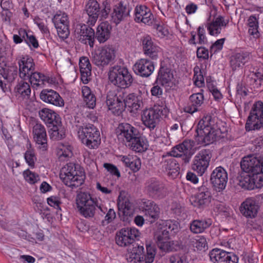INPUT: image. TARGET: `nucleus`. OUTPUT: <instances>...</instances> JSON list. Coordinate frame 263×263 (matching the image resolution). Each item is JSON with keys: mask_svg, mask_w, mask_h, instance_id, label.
I'll use <instances>...</instances> for the list:
<instances>
[{"mask_svg": "<svg viewBox=\"0 0 263 263\" xmlns=\"http://www.w3.org/2000/svg\"><path fill=\"white\" fill-rule=\"evenodd\" d=\"M204 97L202 93L198 92L192 95L189 98V102L184 108L185 112L193 114L199 110L203 103Z\"/></svg>", "mask_w": 263, "mask_h": 263, "instance_id": "obj_33", "label": "nucleus"}, {"mask_svg": "<svg viewBox=\"0 0 263 263\" xmlns=\"http://www.w3.org/2000/svg\"><path fill=\"white\" fill-rule=\"evenodd\" d=\"M100 5L96 0H89L85 7L86 12L88 15V23L94 25L100 13Z\"/></svg>", "mask_w": 263, "mask_h": 263, "instance_id": "obj_34", "label": "nucleus"}, {"mask_svg": "<svg viewBox=\"0 0 263 263\" xmlns=\"http://www.w3.org/2000/svg\"><path fill=\"white\" fill-rule=\"evenodd\" d=\"M157 81L165 87H173L175 85V80L173 71L166 66L161 65L157 77Z\"/></svg>", "mask_w": 263, "mask_h": 263, "instance_id": "obj_30", "label": "nucleus"}, {"mask_svg": "<svg viewBox=\"0 0 263 263\" xmlns=\"http://www.w3.org/2000/svg\"><path fill=\"white\" fill-rule=\"evenodd\" d=\"M140 232L133 227H127L121 229L117 232L116 241L117 244L121 247H126L133 243L135 239L139 237Z\"/></svg>", "mask_w": 263, "mask_h": 263, "instance_id": "obj_11", "label": "nucleus"}, {"mask_svg": "<svg viewBox=\"0 0 263 263\" xmlns=\"http://www.w3.org/2000/svg\"><path fill=\"white\" fill-rule=\"evenodd\" d=\"M242 170L246 173L263 178V159L253 155L243 158L240 163Z\"/></svg>", "mask_w": 263, "mask_h": 263, "instance_id": "obj_9", "label": "nucleus"}, {"mask_svg": "<svg viewBox=\"0 0 263 263\" xmlns=\"http://www.w3.org/2000/svg\"><path fill=\"white\" fill-rule=\"evenodd\" d=\"M225 39H221L217 40L211 46V51L215 53L222 49Z\"/></svg>", "mask_w": 263, "mask_h": 263, "instance_id": "obj_63", "label": "nucleus"}, {"mask_svg": "<svg viewBox=\"0 0 263 263\" xmlns=\"http://www.w3.org/2000/svg\"><path fill=\"white\" fill-rule=\"evenodd\" d=\"M60 177L66 185L72 189L81 186L85 178L84 172L73 163H67L62 168Z\"/></svg>", "mask_w": 263, "mask_h": 263, "instance_id": "obj_2", "label": "nucleus"}, {"mask_svg": "<svg viewBox=\"0 0 263 263\" xmlns=\"http://www.w3.org/2000/svg\"><path fill=\"white\" fill-rule=\"evenodd\" d=\"M79 67L81 80L84 84L88 83L91 79V66L87 57H82L80 58Z\"/></svg>", "mask_w": 263, "mask_h": 263, "instance_id": "obj_37", "label": "nucleus"}, {"mask_svg": "<svg viewBox=\"0 0 263 263\" xmlns=\"http://www.w3.org/2000/svg\"><path fill=\"white\" fill-rule=\"evenodd\" d=\"M110 26L107 22L101 23L97 28L96 37L100 43L106 42L109 37Z\"/></svg>", "mask_w": 263, "mask_h": 263, "instance_id": "obj_44", "label": "nucleus"}, {"mask_svg": "<svg viewBox=\"0 0 263 263\" xmlns=\"http://www.w3.org/2000/svg\"><path fill=\"white\" fill-rule=\"evenodd\" d=\"M51 126L52 127L49 130L51 139L54 140H60L65 137V130L61 123H58Z\"/></svg>", "mask_w": 263, "mask_h": 263, "instance_id": "obj_48", "label": "nucleus"}, {"mask_svg": "<svg viewBox=\"0 0 263 263\" xmlns=\"http://www.w3.org/2000/svg\"><path fill=\"white\" fill-rule=\"evenodd\" d=\"M248 52H239L233 54L230 58V65L233 70H236L242 67L248 60Z\"/></svg>", "mask_w": 263, "mask_h": 263, "instance_id": "obj_40", "label": "nucleus"}, {"mask_svg": "<svg viewBox=\"0 0 263 263\" xmlns=\"http://www.w3.org/2000/svg\"><path fill=\"white\" fill-rule=\"evenodd\" d=\"M27 79L29 80V82L33 87H43L46 83H50V78L48 76L35 71L32 73Z\"/></svg>", "mask_w": 263, "mask_h": 263, "instance_id": "obj_43", "label": "nucleus"}, {"mask_svg": "<svg viewBox=\"0 0 263 263\" xmlns=\"http://www.w3.org/2000/svg\"><path fill=\"white\" fill-rule=\"evenodd\" d=\"M259 205L253 197L247 198L241 204L239 210L241 213L245 217L254 218L257 215Z\"/></svg>", "mask_w": 263, "mask_h": 263, "instance_id": "obj_26", "label": "nucleus"}, {"mask_svg": "<svg viewBox=\"0 0 263 263\" xmlns=\"http://www.w3.org/2000/svg\"><path fill=\"white\" fill-rule=\"evenodd\" d=\"M92 63L99 68L108 65L115 58V50L114 47L104 46L92 53Z\"/></svg>", "mask_w": 263, "mask_h": 263, "instance_id": "obj_10", "label": "nucleus"}, {"mask_svg": "<svg viewBox=\"0 0 263 263\" xmlns=\"http://www.w3.org/2000/svg\"><path fill=\"white\" fill-rule=\"evenodd\" d=\"M108 78L111 83L121 88L129 87L134 80L128 69L120 65L110 67Z\"/></svg>", "mask_w": 263, "mask_h": 263, "instance_id": "obj_4", "label": "nucleus"}, {"mask_svg": "<svg viewBox=\"0 0 263 263\" xmlns=\"http://www.w3.org/2000/svg\"><path fill=\"white\" fill-rule=\"evenodd\" d=\"M229 22L222 16L219 15L206 24L207 29L210 35L217 36L221 33L222 27H226Z\"/></svg>", "mask_w": 263, "mask_h": 263, "instance_id": "obj_32", "label": "nucleus"}, {"mask_svg": "<svg viewBox=\"0 0 263 263\" xmlns=\"http://www.w3.org/2000/svg\"><path fill=\"white\" fill-rule=\"evenodd\" d=\"M106 104L109 110L115 114H120L125 109V104L123 93L115 95L114 92L109 91L106 97Z\"/></svg>", "mask_w": 263, "mask_h": 263, "instance_id": "obj_15", "label": "nucleus"}, {"mask_svg": "<svg viewBox=\"0 0 263 263\" xmlns=\"http://www.w3.org/2000/svg\"><path fill=\"white\" fill-rule=\"evenodd\" d=\"M118 206L119 210L124 215H130L132 213V204L128 199L122 197L120 194L118 197Z\"/></svg>", "mask_w": 263, "mask_h": 263, "instance_id": "obj_49", "label": "nucleus"}, {"mask_svg": "<svg viewBox=\"0 0 263 263\" xmlns=\"http://www.w3.org/2000/svg\"><path fill=\"white\" fill-rule=\"evenodd\" d=\"M25 159L27 163L31 167L34 166L35 162L36 161V157L35 155L34 151L31 148V145L29 144V148L25 153Z\"/></svg>", "mask_w": 263, "mask_h": 263, "instance_id": "obj_53", "label": "nucleus"}, {"mask_svg": "<svg viewBox=\"0 0 263 263\" xmlns=\"http://www.w3.org/2000/svg\"><path fill=\"white\" fill-rule=\"evenodd\" d=\"M104 167L112 175H115L118 177L120 176V173L115 165L106 163L104 164Z\"/></svg>", "mask_w": 263, "mask_h": 263, "instance_id": "obj_60", "label": "nucleus"}, {"mask_svg": "<svg viewBox=\"0 0 263 263\" xmlns=\"http://www.w3.org/2000/svg\"><path fill=\"white\" fill-rule=\"evenodd\" d=\"M52 22L59 36L63 40L67 38L69 34V22L67 14L64 12L59 11L54 15Z\"/></svg>", "mask_w": 263, "mask_h": 263, "instance_id": "obj_13", "label": "nucleus"}, {"mask_svg": "<svg viewBox=\"0 0 263 263\" xmlns=\"http://www.w3.org/2000/svg\"><path fill=\"white\" fill-rule=\"evenodd\" d=\"M20 77L26 80L35 71L33 60L28 55L23 56L18 60Z\"/></svg>", "mask_w": 263, "mask_h": 263, "instance_id": "obj_24", "label": "nucleus"}, {"mask_svg": "<svg viewBox=\"0 0 263 263\" xmlns=\"http://www.w3.org/2000/svg\"><path fill=\"white\" fill-rule=\"evenodd\" d=\"M141 166V161L140 159L135 157L131 160V162H130V164L128 166L134 172L138 171Z\"/></svg>", "mask_w": 263, "mask_h": 263, "instance_id": "obj_62", "label": "nucleus"}, {"mask_svg": "<svg viewBox=\"0 0 263 263\" xmlns=\"http://www.w3.org/2000/svg\"><path fill=\"white\" fill-rule=\"evenodd\" d=\"M194 143L191 140H184L182 143L176 145L168 153L173 157L181 158V165L188 164L194 154Z\"/></svg>", "mask_w": 263, "mask_h": 263, "instance_id": "obj_8", "label": "nucleus"}, {"mask_svg": "<svg viewBox=\"0 0 263 263\" xmlns=\"http://www.w3.org/2000/svg\"><path fill=\"white\" fill-rule=\"evenodd\" d=\"M24 176L26 181L30 184H34L39 180V175L29 171L25 172Z\"/></svg>", "mask_w": 263, "mask_h": 263, "instance_id": "obj_55", "label": "nucleus"}, {"mask_svg": "<svg viewBox=\"0 0 263 263\" xmlns=\"http://www.w3.org/2000/svg\"><path fill=\"white\" fill-rule=\"evenodd\" d=\"M76 203L81 215L86 218L93 217L97 209L103 214L107 211L106 208L98 205L97 201L87 193H79L77 197Z\"/></svg>", "mask_w": 263, "mask_h": 263, "instance_id": "obj_3", "label": "nucleus"}, {"mask_svg": "<svg viewBox=\"0 0 263 263\" xmlns=\"http://www.w3.org/2000/svg\"><path fill=\"white\" fill-rule=\"evenodd\" d=\"M245 128L247 131L258 130L263 128V102L259 101L253 106Z\"/></svg>", "mask_w": 263, "mask_h": 263, "instance_id": "obj_7", "label": "nucleus"}, {"mask_svg": "<svg viewBox=\"0 0 263 263\" xmlns=\"http://www.w3.org/2000/svg\"><path fill=\"white\" fill-rule=\"evenodd\" d=\"M144 53L152 59H157L161 48L155 44L149 35H144L141 39Z\"/></svg>", "mask_w": 263, "mask_h": 263, "instance_id": "obj_23", "label": "nucleus"}, {"mask_svg": "<svg viewBox=\"0 0 263 263\" xmlns=\"http://www.w3.org/2000/svg\"><path fill=\"white\" fill-rule=\"evenodd\" d=\"M95 33L94 30L85 25L82 26L80 31L79 41L85 44H88L90 47H93L94 44Z\"/></svg>", "mask_w": 263, "mask_h": 263, "instance_id": "obj_39", "label": "nucleus"}, {"mask_svg": "<svg viewBox=\"0 0 263 263\" xmlns=\"http://www.w3.org/2000/svg\"><path fill=\"white\" fill-rule=\"evenodd\" d=\"M173 235L176 234L180 230V224L178 221L175 220H167L162 223Z\"/></svg>", "mask_w": 263, "mask_h": 263, "instance_id": "obj_51", "label": "nucleus"}, {"mask_svg": "<svg viewBox=\"0 0 263 263\" xmlns=\"http://www.w3.org/2000/svg\"><path fill=\"white\" fill-rule=\"evenodd\" d=\"M47 203L51 206L57 209H60V205L61 202L59 197L57 196H51L47 198Z\"/></svg>", "mask_w": 263, "mask_h": 263, "instance_id": "obj_57", "label": "nucleus"}, {"mask_svg": "<svg viewBox=\"0 0 263 263\" xmlns=\"http://www.w3.org/2000/svg\"><path fill=\"white\" fill-rule=\"evenodd\" d=\"M168 109L165 106H154L153 108L146 109L141 115L143 124L150 130H153L160 121L162 116L166 115Z\"/></svg>", "mask_w": 263, "mask_h": 263, "instance_id": "obj_6", "label": "nucleus"}, {"mask_svg": "<svg viewBox=\"0 0 263 263\" xmlns=\"http://www.w3.org/2000/svg\"><path fill=\"white\" fill-rule=\"evenodd\" d=\"M40 98L43 101L56 106L62 107L64 105L62 98L52 89H43L40 93Z\"/></svg>", "mask_w": 263, "mask_h": 263, "instance_id": "obj_27", "label": "nucleus"}, {"mask_svg": "<svg viewBox=\"0 0 263 263\" xmlns=\"http://www.w3.org/2000/svg\"><path fill=\"white\" fill-rule=\"evenodd\" d=\"M132 9L129 5H124L122 2H120L114 7L111 14L112 21L116 24H119L129 16Z\"/></svg>", "mask_w": 263, "mask_h": 263, "instance_id": "obj_25", "label": "nucleus"}, {"mask_svg": "<svg viewBox=\"0 0 263 263\" xmlns=\"http://www.w3.org/2000/svg\"><path fill=\"white\" fill-rule=\"evenodd\" d=\"M31 87L29 84L24 81H21L15 87L16 96L19 98L28 99L31 94Z\"/></svg>", "mask_w": 263, "mask_h": 263, "instance_id": "obj_42", "label": "nucleus"}, {"mask_svg": "<svg viewBox=\"0 0 263 263\" xmlns=\"http://www.w3.org/2000/svg\"><path fill=\"white\" fill-rule=\"evenodd\" d=\"M57 156L60 161H67L72 156V147L68 144H60L57 148Z\"/></svg>", "mask_w": 263, "mask_h": 263, "instance_id": "obj_47", "label": "nucleus"}, {"mask_svg": "<svg viewBox=\"0 0 263 263\" xmlns=\"http://www.w3.org/2000/svg\"><path fill=\"white\" fill-rule=\"evenodd\" d=\"M41 119L48 125L51 127L52 125L61 123L59 116L53 110L48 108H43L39 112Z\"/></svg>", "mask_w": 263, "mask_h": 263, "instance_id": "obj_35", "label": "nucleus"}, {"mask_svg": "<svg viewBox=\"0 0 263 263\" xmlns=\"http://www.w3.org/2000/svg\"><path fill=\"white\" fill-rule=\"evenodd\" d=\"M212 154L209 149H202L194 157L192 164V169L198 175L202 176L206 171Z\"/></svg>", "mask_w": 263, "mask_h": 263, "instance_id": "obj_12", "label": "nucleus"}, {"mask_svg": "<svg viewBox=\"0 0 263 263\" xmlns=\"http://www.w3.org/2000/svg\"><path fill=\"white\" fill-rule=\"evenodd\" d=\"M146 254L143 255L144 248L143 246H138L139 253L141 254V257H139L140 260L144 263H152L155 257V250L150 244L146 245Z\"/></svg>", "mask_w": 263, "mask_h": 263, "instance_id": "obj_45", "label": "nucleus"}, {"mask_svg": "<svg viewBox=\"0 0 263 263\" xmlns=\"http://www.w3.org/2000/svg\"><path fill=\"white\" fill-rule=\"evenodd\" d=\"M212 223L210 218H201L192 220L190 223V230L194 234L203 233Z\"/></svg>", "mask_w": 263, "mask_h": 263, "instance_id": "obj_38", "label": "nucleus"}, {"mask_svg": "<svg viewBox=\"0 0 263 263\" xmlns=\"http://www.w3.org/2000/svg\"><path fill=\"white\" fill-rule=\"evenodd\" d=\"M210 259L214 263H237L238 258L235 254L219 249H213L210 253Z\"/></svg>", "mask_w": 263, "mask_h": 263, "instance_id": "obj_17", "label": "nucleus"}, {"mask_svg": "<svg viewBox=\"0 0 263 263\" xmlns=\"http://www.w3.org/2000/svg\"><path fill=\"white\" fill-rule=\"evenodd\" d=\"M33 139L38 145V148L45 152L47 149V138L45 128L41 124L36 123L33 127Z\"/></svg>", "mask_w": 263, "mask_h": 263, "instance_id": "obj_22", "label": "nucleus"}, {"mask_svg": "<svg viewBox=\"0 0 263 263\" xmlns=\"http://www.w3.org/2000/svg\"><path fill=\"white\" fill-rule=\"evenodd\" d=\"M248 78L254 79V82H258V84L261 85L263 83V69H258L255 72H252Z\"/></svg>", "mask_w": 263, "mask_h": 263, "instance_id": "obj_54", "label": "nucleus"}, {"mask_svg": "<svg viewBox=\"0 0 263 263\" xmlns=\"http://www.w3.org/2000/svg\"><path fill=\"white\" fill-rule=\"evenodd\" d=\"M171 263H186L185 257L184 256L175 254L170 258Z\"/></svg>", "mask_w": 263, "mask_h": 263, "instance_id": "obj_64", "label": "nucleus"}, {"mask_svg": "<svg viewBox=\"0 0 263 263\" xmlns=\"http://www.w3.org/2000/svg\"><path fill=\"white\" fill-rule=\"evenodd\" d=\"M210 180L215 190L221 192L226 188L227 183V173L223 167H217L212 173Z\"/></svg>", "mask_w": 263, "mask_h": 263, "instance_id": "obj_16", "label": "nucleus"}, {"mask_svg": "<svg viewBox=\"0 0 263 263\" xmlns=\"http://www.w3.org/2000/svg\"><path fill=\"white\" fill-rule=\"evenodd\" d=\"M7 65L6 62V58L3 56H0V76H2L4 79L8 82L13 81L15 77L17 76L16 71L12 70ZM0 87L4 89L5 84L3 83L1 77H0Z\"/></svg>", "mask_w": 263, "mask_h": 263, "instance_id": "obj_28", "label": "nucleus"}, {"mask_svg": "<svg viewBox=\"0 0 263 263\" xmlns=\"http://www.w3.org/2000/svg\"><path fill=\"white\" fill-rule=\"evenodd\" d=\"M135 15L136 22L143 23L148 25L152 24L153 22L154 16L146 6H137L135 9Z\"/></svg>", "mask_w": 263, "mask_h": 263, "instance_id": "obj_29", "label": "nucleus"}, {"mask_svg": "<svg viewBox=\"0 0 263 263\" xmlns=\"http://www.w3.org/2000/svg\"><path fill=\"white\" fill-rule=\"evenodd\" d=\"M145 188L148 194L152 197H162L165 192L163 184L154 178L146 182Z\"/></svg>", "mask_w": 263, "mask_h": 263, "instance_id": "obj_31", "label": "nucleus"}, {"mask_svg": "<svg viewBox=\"0 0 263 263\" xmlns=\"http://www.w3.org/2000/svg\"><path fill=\"white\" fill-rule=\"evenodd\" d=\"M198 42L199 44H204L206 43L207 40L205 35V30L203 26H199L198 28Z\"/></svg>", "mask_w": 263, "mask_h": 263, "instance_id": "obj_58", "label": "nucleus"}, {"mask_svg": "<svg viewBox=\"0 0 263 263\" xmlns=\"http://www.w3.org/2000/svg\"><path fill=\"white\" fill-rule=\"evenodd\" d=\"M25 42L29 46H32L34 48H37L39 46L38 42L35 37L29 33H28L27 37H26Z\"/></svg>", "mask_w": 263, "mask_h": 263, "instance_id": "obj_61", "label": "nucleus"}, {"mask_svg": "<svg viewBox=\"0 0 263 263\" xmlns=\"http://www.w3.org/2000/svg\"><path fill=\"white\" fill-rule=\"evenodd\" d=\"M139 209L151 222H154L159 217L160 208L153 201L142 199L139 203Z\"/></svg>", "mask_w": 263, "mask_h": 263, "instance_id": "obj_14", "label": "nucleus"}, {"mask_svg": "<svg viewBox=\"0 0 263 263\" xmlns=\"http://www.w3.org/2000/svg\"><path fill=\"white\" fill-rule=\"evenodd\" d=\"M239 185L242 188L251 190L263 186V178L251 174H243L239 178Z\"/></svg>", "mask_w": 263, "mask_h": 263, "instance_id": "obj_19", "label": "nucleus"}, {"mask_svg": "<svg viewBox=\"0 0 263 263\" xmlns=\"http://www.w3.org/2000/svg\"><path fill=\"white\" fill-rule=\"evenodd\" d=\"M78 135L81 142L89 148H97L100 144V132L93 125L88 124L84 126H80Z\"/></svg>", "mask_w": 263, "mask_h": 263, "instance_id": "obj_5", "label": "nucleus"}, {"mask_svg": "<svg viewBox=\"0 0 263 263\" xmlns=\"http://www.w3.org/2000/svg\"><path fill=\"white\" fill-rule=\"evenodd\" d=\"M116 133L119 139L125 140L128 143L139 135L138 130L127 123L120 124L116 129Z\"/></svg>", "mask_w": 263, "mask_h": 263, "instance_id": "obj_20", "label": "nucleus"}, {"mask_svg": "<svg viewBox=\"0 0 263 263\" xmlns=\"http://www.w3.org/2000/svg\"><path fill=\"white\" fill-rule=\"evenodd\" d=\"M103 5L104 7L102 10H100L99 15L102 18H106L110 11V6L107 1H104Z\"/></svg>", "mask_w": 263, "mask_h": 263, "instance_id": "obj_56", "label": "nucleus"}, {"mask_svg": "<svg viewBox=\"0 0 263 263\" xmlns=\"http://www.w3.org/2000/svg\"><path fill=\"white\" fill-rule=\"evenodd\" d=\"M206 63L205 62L204 66L202 65L200 67L196 65L194 68V84L198 87H201L204 85V80L203 73L206 69Z\"/></svg>", "mask_w": 263, "mask_h": 263, "instance_id": "obj_46", "label": "nucleus"}, {"mask_svg": "<svg viewBox=\"0 0 263 263\" xmlns=\"http://www.w3.org/2000/svg\"><path fill=\"white\" fill-rule=\"evenodd\" d=\"M190 243L191 245L196 248L199 250H201L207 247L205 238L201 236H197L195 238H192L190 239Z\"/></svg>", "mask_w": 263, "mask_h": 263, "instance_id": "obj_52", "label": "nucleus"}, {"mask_svg": "<svg viewBox=\"0 0 263 263\" xmlns=\"http://www.w3.org/2000/svg\"><path fill=\"white\" fill-rule=\"evenodd\" d=\"M128 145L132 149L137 152H143L146 150L147 144L144 140L139 136H136L131 142L128 143Z\"/></svg>", "mask_w": 263, "mask_h": 263, "instance_id": "obj_50", "label": "nucleus"}, {"mask_svg": "<svg viewBox=\"0 0 263 263\" xmlns=\"http://www.w3.org/2000/svg\"><path fill=\"white\" fill-rule=\"evenodd\" d=\"M161 163L163 169L172 179H175L179 176V164L174 157L167 153L166 156H163Z\"/></svg>", "mask_w": 263, "mask_h": 263, "instance_id": "obj_18", "label": "nucleus"}, {"mask_svg": "<svg viewBox=\"0 0 263 263\" xmlns=\"http://www.w3.org/2000/svg\"><path fill=\"white\" fill-rule=\"evenodd\" d=\"M153 62L147 59H141L138 60L133 66L134 72L142 77H148L154 70Z\"/></svg>", "mask_w": 263, "mask_h": 263, "instance_id": "obj_21", "label": "nucleus"}, {"mask_svg": "<svg viewBox=\"0 0 263 263\" xmlns=\"http://www.w3.org/2000/svg\"><path fill=\"white\" fill-rule=\"evenodd\" d=\"M173 243L172 241H169L168 240H166L162 242H159L158 247L159 248L165 252H170L172 251L173 249Z\"/></svg>", "mask_w": 263, "mask_h": 263, "instance_id": "obj_59", "label": "nucleus"}, {"mask_svg": "<svg viewBox=\"0 0 263 263\" xmlns=\"http://www.w3.org/2000/svg\"><path fill=\"white\" fill-rule=\"evenodd\" d=\"M213 123L212 117L209 115L204 116L199 121L195 136L198 144L207 145L216 140L219 132L212 127Z\"/></svg>", "mask_w": 263, "mask_h": 263, "instance_id": "obj_1", "label": "nucleus"}, {"mask_svg": "<svg viewBox=\"0 0 263 263\" xmlns=\"http://www.w3.org/2000/svg\"><path fill=\"white\" fill-rule=\"evenodd\" d=\"M125 107L129 108L130 112L136 114L143 105L141 95L135 93L129 94L124 98Z\"/></svg>", "mask_w": 263, "mask_h": 263, "instance_id": "obj_36", "label": "nucleus"}, {"mask_svg": "<svg viewBox=\"0 0 263 263\" xmlns=\"http://www.w3.org/2000/svg\"><path fill=\"white\" fill-rule=\"evenodd\" d=\"M195 202L199 205H208L211 201L212 196L209 189L202 186L199 189V193L195 197Z\"/></svg>", "mask_w": 263, "mask_h": 263, "instance_id": "obj_41", "label": "nucleus"}]
</instances>
